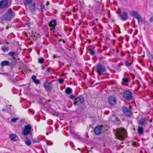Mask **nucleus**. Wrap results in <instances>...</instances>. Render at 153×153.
Listing matches in <instances>:
<instances>
[{
    "label": "nucleus",
    "instance_id": "nucleus-20",
    "mask_svg": "<svg viewBox=\"0 0 153 153\" xmlns=\"http://www.w3.org/2000/svg\"><path fill=\"white\" fill-rule=\"evenodd\" d=\"M72 91V89L69 88H67L65 90V93L67 94H70L71 93Z\"/></svg>",
    "mask_w": 153,
    "mask_h": 153
},
{
    "label": "nucleus",
    "instance_id": "nucleus-6",
    "mask_svg": "<svg viewBox=\"0 0 153 153\" xmlns=\"http://www.w3.org/2000/svg\"><path fill=\"white\" fill-rule=\"evenodd\" d=\"M44 88L47 91H49L51 90L52 88V85L51 82H48V81H45L43 83Z\"/></svg>",
    "mask_w": 153,
    "mask_h": 153
},
{
    "label": "nucleus",
    "instance_id": "nucleus-7",
    "mask_svg": "<svg viewBox=\"0 0 153 153\" xmlns=\"http://www.w3.org/2000/svg\"><path fill=\"white\" fill-rule=\"evenodd\" d=\"M123 111L124 114L127 117H130L132 114L131 110L125 106L123 107Z\"/></svg>",
    "mask_w": 153,
    "mask_h": 153
},
{
    "label": "nucleus",
    "instance_id": "nucleus-17",
    "mask_svg": "<svg viewBox=\"0 0 153 153\" xmlns=\"http://www.w3.org/2000/svg\"><path fill=\"white\" fill-rule=\"evenodd\" d=\"M10 62L4 60L1 62L0 65L1 67L9 65Z\"/></svg>",
    "mask_w": 153,
    "mask_h": 153
},
{
    "label": "nucleus",
    "instance_id": "nucleus-38",
    "mask_svg": "<svg viewBox=\"0 0 153 153\" xmlns=\"http://www.w3.org/2000/svg\"><path fill=\"white\" fill-rule=\"evenodd\" d=\"M131 63H129L128 61H126L125 62V65L126 66H129Z\"/></svg>",
    "mask_w": 153,
    "mask_h": 153
},
{
    "label": "nucleus",
    "instance_id": "nucleus-40",
    "mask_svg": "<svg viewBox=\"0 0 153 153\" xmlns=\"http://www.w3.org/2000/svg\"><path fill=\"white\" fill-rule=\"evenodd\" d=\"M50 68H48V69L47 70V71H46V72H47V74H49L48 73H50Z\"/></svg>",
    "mask_w": 153,
    "mask_h": 153
},
{
    "label": "nucleus",
    "instance_id": "nucleus-29",
    "mask_svg": "<svg viewBox=\"0 0 153 153\" xmlns=\"http://www.w3.org/2000/svg\"><path fill=\"white\" fill-rule=\"evenodd\" d=\"M44 59L43 58H41L38 59V61L39 63H42L44 62Z\"/></svg>",
    "mask_w": 153,
    "mask_h": 153
},
{
    "label": "nucleus",
    "instance_id": "nucleus-22",
    "mask_svg": "<svg viewBox=\"0 0 153 153\" xmlns=\"http://www.w3.org/2000/svg\"><path fill=\"white\" fill-rule=\"evenodd\" d=\"M78 98H79V102L81 103H83L84 102V97H82V96L79 95L78 97Z\"/></svg>",
    "mask_w": 153,
    "mask_h": 153
},
{
    "label": "nucleus",
    "instance_id": "nucleus-35",
    "mask_svg": "<svg viewBox=\"0 0 153 153\" xmlns=\"http://www.w3.org/2000/svg\"><path fill=\"white\" fill-rule=\"evenodd\" d=\"M69 97L71 99H74L75 98V97L73 94L71 95Z\"/></svg>",
    "mask_w": 153,
    "mask_h": 153
},
{
    "label": "nucleus",
    "instance_id": "nucleus-16",
    "mask_svg": "<svg viewBox=\"0 0 153 153\" xmlns=\"http://www.w3.org/2000/svg\"><path fill=\"white\" fill-rule=\"evenodd\" d=\"M147 122V121H146V118H142L139 120L138 122V123L140 125L143 126L145 125L146 123Z\"/></svg>",
    "mask_w": 153,
    "mask_h": 153
},
{
    "label": "nucleus",
    "instance_id": "nucleus-14",
    "mask_svg": "<svg viewBox=\"0 0 153 153\" xmlns=\"http://www.w3.org/2000/svg\"><path fill=\"white\" fill-rule=\"evenodd\" d=\"M121 19L123 21H125L127 20L128 18L127 13L126 12L121 13L120 15Z\"/></svg>",
    "mask_w": 153,
    "mask_h": 153
},
{
    "label": "nucleus",
    "instance_id": "nucleus-11",
    "mask_svg": "<svg viewBox=\"0 0 153 153\" xmlns=\"http://www.w3.org/2000/svg\"><path fill=\"white\" fill-rule=\"evenodd\" d=\"M36 5V3L33 2L29 6V10L32 14H35L36 12V9L35 7Z\"/></svg>",
    "mask_w": 153,
    "mask_h": 153
},
{
    "label": "nucleus",
    "instance_id": "nucleus-18",
    "mask_svg": "<svg viewBox=\"0 0 153 153\" xmlns=\"http://www.w3.org/2000/svg\"><path fill=\"white\" fill-rule=\"evenodd\" d=\"M129 79L127 78H123L122 79V83L124 85L127 86L128 85Z\"/></svg>",
    "mask_w": 153,
    "mask_h": 153
},
{
    "label": "nucleus",
    "instance_id": "nucleus-25",
    "mask_svg": "<svg viewBox=\"0 0 153 153\" xmlns=\"http://www.w3.org/2000/svg\"><path fill=\"white\" fill-rule=\"evenodd\" d=\"M16 61H13L12 62L10 63L9 65L12 68H13L16 65Z\"/></svg>",
    "mask_w": 153,
    "mask_h": 153
},
{
    "label": "nucleus",
    "instance_id": "nucleus-43",
    "mask_svg": "<svg viewBox=\"0 0 153 153\" xmlns=\"http://www.w3.org/2000/svg\"><path fill=\"white\" fill-rule=\"evenodd\" d=\"M41 68H42V70H43L45 68V67L44 66H43V65H42L41 66Z\"/></svg>",
    "mask_w": 153,
    "mask_h": 153
},
{
    "label": "nucleus",
    "instance_id": "nucleus-54",
    "mask_svg": "<svg viewBox=\"0 0 153 153\" xmlns=\"http://www.w3.org/2000/svg\"><path fill=\"white\" fill-rule=\"evenodd\" d=\"M94 1H96V0H94Z\"/></svg>",
    "mask_w": 153,
    "mask_h": 153
},
{
    "label": "nucleus",
    "instance_id": "nucleus-3",
    "mask_svg": "<svg viewBox=\"0 0 153 153\" xmlns=\"http://www.w3.org/2000/svg\"><path fill=\"white\" fill-rule=\"evenodd\" d=\"M14 12L11 9L8 10L6 13L2 16L3 19L9 21L12 19L15 16Z\"/></svg>",
    "mask_w": 153,
    "mask_h": 153
},
{
    "label": "nucleus",
    "instance_id": "nucleus-19",
    "mask_svg": "<svg viewBox=\"0 0 153 153\" xmlns=\"http://www.w3.org/2000/svg\"><path fill=\"white\" fill-rule=\"evenodd\" d=\"M137 131L139 135H141L143 134V129L142 127L138 126Z\"/></svg>",
    "mask_w": 153,
    "mask_h": 153
},
{
    "label": "nucleus",
    "instance_id": "nucleus-15",
    "mask_svg": "<svg viewBox=\"0 0 153 153\" xmlns=\"http://www.w3.org/2000/svg\"><path fill=\"white\" fill-rule=\"evenodd\" d=\"M10 137L11 140L13 141L18 140L19 138L18 136L16 134H10Z\"/></svg>",
    "mask_w": 153,
    "mask_h": 153
},
{
    "label": "nucleus",
    "instance_id": "nucleus-56",
    "mask_svg": "<svg viewBox=\"0 0 153 153\" xmlns=\"http://www.w3.org/2000/svg\"><path fill=\"white\" fill-rule=\"evenodd\" d=\"M0 74H1V73H0Z\"/></svg>",
    "mask_w": 153,
    "mask_h": 153
},
{
    "label": "nucleus",
    "instance_id": "nucleus-45",
    "mask_svg": "<svg viewBox=\"0 0 153 153\" xmlns=\"http://www.w3.org/2000/svg\"><path fill=\"white\" fill-rule=\"evenodd\" d=\"M2 111H6V109L5 108H3L2 109Z\"/></svg>",
    "mask_w": 153,
    "mask_h": 153
},
{
    "label": "nucleus",
    "instance_id": "nucleus-4",
    "mask_svg": "<svg viewBox=\"0 0 153 153\" xmlns=\"http://www.w3.org/2000/svg\"><path fill=\"white\" fill-rule=\"evenodd\" d=\"M33 129L32 128L30 125L27 124L25 125L22 131V134L25 137H26L28 134H31L33 131Z\"/></svg>",
    "mask_w": 153,
    "mask_h": 153
},
{
    "label": "nucleus",
    "instance_id": "nucleus-57",
    "mask_svg": "<svg viewBox=\"0 0 153 153\" xmlns=\"http://www.w3.org/2000/svg\"><path fill=\"white\" fill-rule=\"evenodd\" d=\"M102 0H101V1H102Z\"/></svg>",
    "mask_w": 153,
    "mask_h": 153
},
{
    "label": "nucleus",
    "instance_id": "nucleus-9",
    "mask_svg": "<svg viewBox=\"0 0 153 153\" xmlns=\"http://www.w3.org/2000/svg\"><path fill=\"white\" fill-rule=\"evenodd\" d=\"M56 24V20L54 19L50 21L49 24V26L51 27L50 30H56L55 27Z\"/></svg>",
    "mask_w": 153,
    "mask_h": 153
},
{
    "label": "nucleus",
    "instance_id": "nucleus-5",
    "mask_svg": "<svg viewBox=\"0 0 153 153\" xmlns=\"http://www.w3.org/2000/svg\"><path fill=\"white\" fill-rule=\"evenodd\" d=\"M131 15L138 20V23L139 25H141L143 19L141 16L136 11H133L130 12Z\"/></svg>",
    "mask_w": 153,
    "mask_h": 153
},
{
    "label": "nucleus",
    "instance_id": "nucleus-52",
    "mask_svg": "<svg viewBox=\"0 0 153 153\" xmlns=\"http://www.w3.org/2000/svg\"><path fill=\"white\" fill-rule=\"evenodd\" d=\"M46 134L48 135V133H46Z\"/></svg>",
    "mask_w": 153,
    "mask_h": 153
},
{
    "label": "nucleus",
    "instance_id": "nucleus-28",
    "mask_svg": "<svg viewBox=\"0 0 153 153\" xmlns=\"http://www.w3.org/2000/svg\"><path fill=\"white\" fill-rule=\"evenodd\" d=\"M89 52L91 55H93L95 53V52L91 49H89Z\"/></svg>",
    "mask_w": 153,
    "mask_h": 153
},
{
    "label": "nucleus",
    "instance_id": "nucleus-12",
    "mask_svg": "<svg viewBox=\"0 0 153 153\" xmlns=\"http://www.w3.org/2000/svg\"><path fill=\"white\" fill-rule=\"evenodd\" d=\"M103 127L102 125H98L94 128V132L95 134L97 135H99L101 132V128Z\"/></svg>",
    "mask_w": 153,
    "mask_h": 153
},
{
    "label": "nucleus",
    "instance_id": "nucleus-36",
    "mask_svg": "<svg viewBox=\"0 0 153 153\" xmlns=\"http://www.w3.org/2000/svg\"><path fill=\"white\" fill-rule=\"evenodd\" d=\"M33 141L34 143L39 142L38 140L36 138H35L33 139Z\"/></svg>",
    "mask_w": 153,
    "mask_h": 153
},
{
    "label": "nucleus",
    "instance_id": "nucleus-51",
    "mask_svg": "<svg viewBox=\"0 0 153 153\" xmlns=\"http://www.w3.org/2000/svg\"><path fill=\"white\" fill-rule=\"evenodd\" d=\"M152 121V120H150V122H151Z\"/></svg>",
    "mask_w": 153,
    "mask_h": 153
},
{
    "label": "nucleus",
    "instance_id": "nucleus-48",
    "mask_svg": "<svg viewBox=\"0 0 153 153\" xmlns=\"http://www.w3.org/2000/svg\"><path fill=\"white\" fill-rule=\"evenodd\" d=\"M13 59H16L15 57H13Z\"/></svg>",
    "mask_w": 153,
    "mask_h": 153
},
{
    "label": "nucleus",
    "instance_id": "nucleus-41",
    "mask_svg": "<svg viewBox=\"0 0 153 153\" xmlns=\"http://www.w3.org/2000/svg\"><path fill=\"white\" fill-rule=\"evenodd\" d=\"M149 21L150 22H152L153 21V16L150 19Z\"/></svg>",
    "mask_w": 153,
    "mask_h": 153
},
{
    "label": "nucleus",
    "instance_id": "nucleus-24",
    "mask_svg": "<svg viewBox=\"0 0 153 153\" xmlns=\"http://www.w3.org/2000/svg\"><path fill=\"white\" fill-rule=\"evenodd\" d=\"M1 49L4 52H6L8 51V48L5 46H3L1 47Z\"/></svg>",
    "mask_w": 153,
    "mask_h": 153
},
{
    "label": "nucleus",
    "instance_id": "nucleus-39",
    "mask_svg": "<svg viewBox=\"0 0 153 153\" xmlns=\"http://www.w3.org/2000/svg\"><path fill=\"white\" fill-rule=\"evenodd\" d=\"M70 145L73 148L75 147V146L74 145L73 143L72 142H70Z\"/></svg>",
    "mask_w": 153,
    "mask_h": 153
},
{
    "label": "nucleus",
    "instance_id": "nucleus-37",
    "mask_svg": "<svg viewBox=\"0 0 153 153\" xmlns=\"http://www.w3.org/2000/svg\"><path fill=\"white\" fill-rule=\"evenodd\" d=\"M53 123V121L51 120H49L48 121V124L49 125H52Z\"/></svg>",
    "mask_w": 153,
    "mask_h": 153
},
{
    "label": "nucleus",
    "instance_id": "nucleus-53",
    "mask_svg": "<svg viewBox=\"0 0 153 153\" xmlns=\"http://www.w3.org/2000/svg\"><path fill=\"white\" fill-rule=\"evenodd\" d=\"M96 21H97L98 20V19H96Z\"/></svg>",
    "mask_w": 153,
    "mask_h": 153
},
{
    "label": "nucleus",
    "instance_id": "nucleus-32",
    "mask_svg": "<svg viewBox=\"0 0 153 153\" xmlns=\"http://www.w3.org/2000/svg\"><path fill=\"white\" fill-rule=\"evenodd\" d=\"M19 118H12L11 119V121L13 122H15L16 120H18Z\"/></svg>",
    "mask_w": 153,
    "mask_h": 153
},
{
    "label": "nucleus",
    "instance_id": "nucleus-30",
    "mask_svg": "<svg viewBox=\"0 0 153 153\" xmlns=\"http://www.w3.org/2000/svg\"><path fill=\"white\" fill-rule=\"evenodd\" d=\"M75 101L74 102V105H78V101L79 100V98L78 97L77 98H75L74 99Z\"/></svg>",
    "mask_w": 153,
    "mask_h": 153
},
{
    "label": "nucleus",
    "instance_id": "nucleus-44",
    "mask_svg": "<svg viewBox=\"0 0 153 153\" xmlns=\"http://www.w3.org/2000/svg\"><path fill=\"white\" fill-rule=\"evenodd\" d=\"M150 57H151L152 59H153V55L152 54H151L150 55Z\"/></svg>",
    "mask_w": 153,
    "mask_h": 153
},
{
    "label": "nucleus",
    "instance_id": "nucleus-31",
    "mask_svg": "<svg viewBox=\"0 0 153 153\" xmlns=\"http://www.w3.org/2000/svg\"><path fill=\"white\" fill-rule=\"evenodd\" d=\"M58 81L59 83L62 84L64 82V79L62 78H59L58 79Z\"/></svg>",
    "mask_w": 153,
    "mask_h": 153
},
{
    "label": "nucleus",
    "instance_id": "nucleus-47",
    "mask_svg": "<svg viewBox=\"0 0 153 153\" xmlns=\"http://www.w3.org/2000/svg\"><path fill=\"white\" fill-rule=\"evenodd\" d=\"M116 3H117V2L116 1L114 2V4H115Z\"/></svg>",
    "mask_w": 153,
    "mask_h": 153
},
{
    "label": "nucleus",
    "instance_id": "nucleus-42",
    "mask_svg": "<svg viewBox=\"0 0 153 153\" xmlns=\"http://www.w3.org/2000/svg\"><path fill=\"white\" fill-rule=\"evenodd\" d=\"M50 3H49V1H47L46 4V6H48V5Z\"/></svg>",
    "mask_w": 153,
    "mask_h": 153
},
{
    "label": "nucleus",
    "instance_id": "nucleus-8",
    "mask_svg": "<svg viewBox=\"0 0 153 153\" xmlns=\"http://www.w3.org/2000/svg\"><path fill=\"white\" fill-rule=\"evenodd\" d=\"M132 93L129 91H126L123 93V96L126 100H129L132 98Z\"/></svg>",
    "mask_w": 153,
    "mask_h": 153
},
{
    "label": "nucleus",
    "instance_id": "nucleus-34",
    "mask_svg": "<svg viewBox=\"0 0 153 153\" xmlns=\"http://www.w3.org/2000/svg\"><path fill=\"white\" fill-rule=\"evenodd\" d=\"M31 79L33 81H35L36 79V76L35 75H33L32 76Z\"/></svg>",
    "mask_w": 153,
    "mask_h": 153
},
{
    "label": "nucleus",
    "instance_id": "nucleus-33",
    "mask_svg": "<svg viewBox=\"0 0 153 153\" xmlns=\"http://www.w3.org/2000/svg\"><path fill=\"white\" fill-rule=\"evenodd\" d=\"M34 82L36 84H39V79H36L35 81H34Z\"/></svg>",
    "mask_w": 153,
    "mask_h": 153
},
{
    "label": "nucleus",
    "instance_id": "nucleus-13",
    "mask_svg": "<svg viewBox=\"0 0 153 153\" xmlns=\"http://www.w3.org/2000/svg\"><path fill=\"white\" fill-rule=\"evenodd\" d=\"M108 101L110 105H113L116 103V99L114 97L111 96L108 98Z\"/></svg>",
    "mask_w": 153,
    "mask_h": 153
},
{
    "label": "nucleus",
    "instance_id": "nucleus-55",
    "mask_svg": "<svg viewBox=\"0 0 153 153\" xmlns=\"http://www.w3.org/2000/svg\"><path fill=\"white\" fill-rule=\"evenodd\" d=\"M78 150H79V149H79V148H78Z\"/></svg>",
    "mask_w": 153,
    "mask_h": 153
},
{
    "label": "nucleus",
    "instance_id": "nucleus-49",
    "mask_svg": "<svg viewBox=\"0 0 153 153\" xmlns=\"http://www.w3.org/2000/svg\"><path fill=\"white\" fill-rule=\"evenodd\" d=\"M131 106H129V108H131Z\"/></svg>",
    "mask_w": 153,
    "mask_h": 153
},
{
    "label": "nucleus",
    "instance_id": "nucleus-10",
    "mask_svg": "<svg viewBox=\"0 0 153 153\" xmlns=\"http://www.w3.org/2000/svg\"><path fill=\"white\" fill-rule=\"evenodd\" d=\"M8 7L7 0H0V8L3 9Z\"/></svg>",
    "mask_w": 153,
    "mask_h": 153
},
{
    "label": "nucleus",
    "instance_id": "nucleus-2",
    "mask_svg": "<svg viewBox=\"0 0 153 153\" xmlns=\"http://www.w3.org/2000/svg\"><path fill=\"white\" fill-rule=\"evenodd\" d=\"M96 72L98 73L99 76H101L105 74L106 71V69L105 66L102 64L99 63H97L96 66Z\"/></svg>",
    "mask_w": 153,
    "mask_h": 153
},
{
    "label": "nucleus",
    "instance_id": "nucleus-21",
    "mask_svg": "<svg viewBox=\"0 0 153 153\" xmlns=\"http://www.w3.org/2000/svg\"><path fill=\"white\" fill-rule=\"evenodd\" d=\"M25 139H26V140L25 141V144L28 146H30L31 144L30 140L27 137H26Z\"/></svg>",
    "mask_w": 153,
    "mask_h": 153
},
{
    "label": "nucleus",
    "instance_id": "nucleus-1",
    "mask_svg": "<svg viewBox=\"0 0 153 153\" xmlns=\"http://www.w3.org/2000/svg\"><path fill=\"white\" fill-rule=\"evenodd\" d=\"M115 134L119 139L121 140H124L127 136L126 130L122 128H117L115 131Z\"/></svg>",
    "mask_w": 153,
    "mask_h": 153
},
{
    "label": "nucleus",
    "instance_id": "nucleus-50",
    "mask_svg": "<svg viewBox=\"0 0 153 153\" xmlns=\"http://www.w3.org/2000/svg\"><path fill=\"white\" fill-rule=\"evenodd\" d=\"M63 42H64V43H65V41H64V40H63Z\"/></svg>",
    "mask_w": 153,
    "mask_h": 153
},
{
    "label": "nucleus",
    "instance_id": "nucleus-46",
    "mask_svg": "<svg viewBox=\"0 0 153 153\" xmlns=\"http://www.w3.org/2000/svg\"><path fill=\"white\" fill-rule=\"evenodd\" d=\"M77 10V9H75V8H74V12H76V10Z\"/></svg>",
    "mask_w": 153,
    "mask_h": 153
},
{
    "label": "nucleus",
    "instance_id": "nucleus-27",
    "mask_svg": "<svg viewBox=\"0 0 153 153\" xmlns=\"http://www.w3.org/2000/svg\"><path fill=\"white\" fill-rule=\"evenodd\" d=\"M39 6L40 9L41 10V12H43V10L45 8V5L43 4H41Z\"/></svg>",
    "mask_w": 153,
    "mask_h": 153
},
{
    "label": "nucleus",
    "instance_id": "nucleus-23",
    "mask_svg": "<svg viewBox=\"0 0 153 153\" xmlns=\"http://www.w3.org/2000/svg\"><path fill=\"white\" fill-rule=\"evenodd\" d=\"M8 55L12 56L13 57L16 55H18V54L17 53H16L15 52H14L13 51L10 52L8 53Z\"/></svg>",
    "mask_w": 153,
    "mask_h": 153
},
{
    "label": "nucleus",
    "instance_id": "nucleus-26",
    "mask_svg": "<svg viewBox=\"0 0 153 153\" xmlns=\"http://www.w3.org/2000/svg\"><path fill=\"white\" fill-rule=\"evenodd\" d=\"M33 0H25V1L24 3L25 5H27L30 4H31Z\"/></svg>",
    "mask_w": 153,
    "mask_h": 153
}]
</instances>
